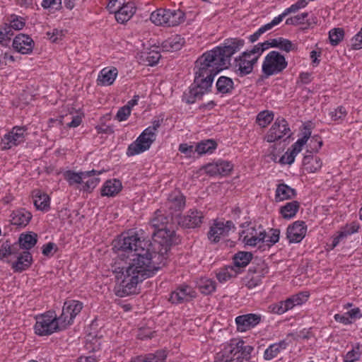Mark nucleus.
I'll return each instance as SVG.
<instances>
[{
    "instance_id": "obj_1",
    "label": "nucleus",
    "mask_w": 362,
    "mask_h": 362,
    "mask_svg": "<svg viewBox=\"0 0 362 362\" xmlns=\"http://www.w3.org/2000/svg\"><path fill=\"white\" fill-rule=\"evenodd\" d=\"M152 235L153 243L132 233L122 234L114 241V249L119 255L130 260L125 265L112 266L117 281L115 287L117 296L123 298L136 293L140 282L165 265L168 252L174 243L175 230L166 226L153 231Z\"/></svg>"
},
{
    "instance_id": "obj_2",
    "label": "nucleus",
    "mask_w": 362,
    "mask_h": 362,
    "mask_svg": "<svg viewBox=\"0 0 362 362\" xmlns=\"http://www.w3.org/2000/svg\"><path fill=\"white\" fill-rule=\"evenodd\" d=\"M244 40L238 38L227 40L223 47L204 53L195 62L194 86L185 93L182 100L192 104L211 90L214 77L230 64L231 57L243 45Z\"/></svg>"
},
{
    "instance_id": "obj_3",
    "label": "nucleus",
    "mask_w": 362,
    "mask_h": 362,
    "mask_svg": "<svg viewBox=\"0 0 362 362\" xmlns=\"http://www.w3.org/2000/svg\"><path fill=\"white\" fill-rule=\"evenodd\" d=\"M83 303L78 300H70L64 303L62 313L59 317L54 311H48L36 317L35 333L40 336L50 335L54 332L66 329L71 325L75 317L81 313Z\"/></svg>"
},
{
    "instance_id": "obj_4",
    "label": "nucleus",
    "mask_w": 362,
    "mask_h": 362,
    "mask_svg": "<svg viewBox=\"0 0 362 362\" xmlns=\"http://www.w3.org/2000/svg\"><path fill=\"white\" fill-rule=\"evenodd\" d=\"M252 351L253 347L245 345L243 340L231 341L230 344L216 354L214 362H250Z\"/></svg>"
},
{
    "instance_id": "obj_5",
    "label": "nucleus",
    "mask_w": 362,
    "mask_h": 362,
    "mask_svg": "<svg viewBox=\"0 0 362 362\" xmlns=\"http://www.w3.org/2000/svg\"><path fill=\"white\" fill-rule=\"evenodd\" d=\"M150 19L156 25L174 27L185 21V14L180 9L158 8L151 13Z\"/></svg>"
},
{
    "instance_id": "obj_6",
    "label": "nucleus",
    "mask_w": 362,
    "mask_h": 362,
    "mask_svg": "<svg viewBox=\"0 0 362 362\" xmlns=\"http://www.w3.org/2000/svg\"><path fill=\"white\" fill-rule=\"evenodd\" d=\"M288 65L285 57L276 51L270 52L262 64V72L267 76L277 74L284 70Z\"/></svg>"
},
{
    "instance_id": "obj_7",
    "label": "nucleus",
    "mask_w": 362,
    "mask_h": 362,
    "mask_svg": "<svg viewBox=\"0 0 362 362\" xmlns=\"http://www.w3.org/2000/svg\"><path fill=\"white\" fill-rule=\"evenodd\" d=\"M292 133L289 128L287 121L283 117H278L272 125L265 136V139L267 142L272 143L276 141L284 139L290 138Z\"/></svg>"
},
{
    "instance_id": "obj_8",
    "label": "nucleus",
    "mask_w": 362,
    "mask_h": 362,
    "mask_svg": "<svg viewBox=\"0 0 362 362\" xmlns=\"http://www.w3.org/2000/svg\"><path fill=\"white\" fill-rule=\"evenodd\" d=\"M155 140L156 134L151 129H145L136 140L129 146L127 156H132L148 150Z\"/></svg>"
},
{
    "instance_id": "obj_9",
    "label": "nucleus",
    "mask_w": 362,
    "mask_h": 362,
    "mask_svg": "<svg viewBox=\"0 0 362 362\" xmlns=\"http://www.w3.org/2000/svg\"><path fill=\"white\" fill-rule=\"evenodd\" d=\"M26 128L25 127L16 126L4 136L1 141V148L8 150L13 146L19 145L25 140Z\"/></svg>"
},
{
    "instance_id": "obj_10",
    "label": "nucleus",
    "mask_w": 362,
    "mask_h": 362,
    "mask_svg": "<svg viewBox=\"0 0 362 362\" xmlns=\"http://www.w3.org/2000/svg\"><path fill=\"white\" fill-rule=\"evenodd\" d=\"M309 295L307 292H301L293 295L286 300L280 301L273 305L272 311L276 314H283L296 305H299L307 301Z\"/></svg>"
},
{
    "instance_id": "obj_11",
    "label": "nucleus",
    "mask_w": 362,
    "mask_h": 362,
    "mask_svg": "<svg viewBox=\"0 0 362 362\" xmlns=\"http://www.w3.org/2000/svg\"><path fill=\"white\" fill-rule=\"evenodd\" d=\"M259 58L252 50L244 52L236 61V66L240 71V76H245L250 74L254 65L257 62Z\"/></svg>"
},
{
    "instance_id": "obj_12",
    "label": "nucleus",
    "mask_w": 362,
    "mask_h": 362,
    "mask_svg": "<svg viewBox=\"0 0 362 362\" xmlns=\"http://www.w3.org/2000/svg\"><path fill=\"white\" fill-rule=\"evenodd\" d=\"M232 228H235V226L231 221H227L226 223L216 221L211 226L208 238L212 242L218 243L221 238L228 236Z\"/></svg>"
},
{
    "instance_id": "obj_13",
    "label": "nucleus",
    "mask_w": 362,
    "mask_h": 362,
    "mask_svg": "<svg viewBox=\"0 0 362 362\" xmlns=\"http://www.w3.org/2000/svg\"><path fill=\"white\" fill-rule=\"evenodd\" d=\"M204 218L203 213L201 211L192 209L189 210L187 214L180 216L178 223L184 228H194L200 227Z\"/></svg>"
},
{
    "instance_id": "obj_14",
    "label": "nucleus",
    "mask_w": 362,
    "mask_h": 362,
    "mask_svg": "<svg viewBox=\"0 0 362 362\" xmlns=\"http://www.w3.org/2000/svg\"><path fill=\"white\" fill-rule=\"evenodd\" d=\"M197 296L195 291L189 286H181L173 291L169 298L172 303H183L188 302Z\"/></svg>"
},
{
    "instance_id": "obj_15",
    "label": "nucleus",
    "mask_w": 362,
    "mask_h": 362,
    "mask_svg": "<svg viewBox=\"0 0 362 362\" xmlns=\"http://www.w3.org/2000/svg\"><path fill=\"white\" fill-rule=\"evenodd\" d=\"M35 42L33 39L25 34H19L13 41V47L18 52L27 54L32 52Z\"/></svg>"
},
{
    "instance_id": "obj_16",
    "label": "nucleus",
    "mask_w": 362,
    "mask_h": 362,
    "mask_svg": "<svg viewBox=\"0 0 362 362\" xmlns=\"http://www.w3.org/2000/svg\"><path fill=\"white\" fill-rule=\"evenodd\" d=\"M306 230L305 222L297 221L287 228V238L290 243H299L305 237Z\"/></svg>"
},
{
    "instance_id": "obj_17",
    "label": "nucleus",
    "mask_w": 362,
    "mask_h": 362,
    "mask_svg": "<svg viewBox=\"0 0 362 362\" xmlns=\"http://www.w3.org/2000/svg\"><path fill=\"white\" fill-rule=\"evenodd\" d=\"M185 206V198L177 190L172 192L165 202V206L169 209L170 214L173 215L175 212L180 211Z\"/></svg>"
},
{
    "instance_id": "obj_18",
    "label": "nucleus",
    "mask_w": 362,
    "mask_h": 362,
    "mask_svg": "<svg viewBox=\"0 0 362 362\" xmlns=\"http://www.w3.org/2000/svg\"><path fill=\"white\" fill-rule=\"evenodd\" d=\"M261 321V316L257 314H247L238 316L235 318L238 330L245 332L251 327H255Z\"/></svg>"
},
{
    "instance_id": "obj_19",
    "label": "nucleus",
    "mask_w": 362,
    "mask_h": 362,
    "mask_svg": "<svg viewBox=\"0 0 362 362\" xmlns=\"http://www.w3.org/2000/svg\"><path fill=\"white\" fill-rule=\"evenodd\" d=\"M262 228L259 226L257 228L255 227L248 228L246 230H243L240 233V238L243 243L249 246H257L260 244L261 239L259 233H261Z\"/></svg>"
},
{
    "instance_id": "obj_20",
    "label": "nucleus",
    "mask_w": 362,
    "mask_h": 362,
    "mask_svg": "<svg viewBox=\"0 0 362 362\" xmlns=\"http://www.w3.org/2000/svg\"><path fill=\"white\" fill-rule=\"evenodd\" d=\"M280 230L279 229H271L269 233H266L263 229L261 233H259L260 238H262L260 244L258 245V249L264 250L265 247L269 248L279 240Z\"/></svg>"
},
{
    "instance_id": "obj_21",
    "label": "nucleus",
    "mask_w": 362,
    "mask_h": 362,
    "mask_svg": "<svg viewBox=\"0 0 362 362\" xmlns=\"http://www.w3.org/2000/svg\"><path fill=\"white\" fill-rule=\"evenodd\" d=\"M95 174L96 170H94L80 173H76L72 170H67L64 173V176L65 180L69 182V185H74L75 184L83 183V180Z\"/></svg>"
},
{
    "instance_id": "obj_22",
    "label": "nucleus",
    "mask_w": 362,
    "mask_h": 362,
    "mask_svg": "<svg viewBox=\"0 0 362 362\" xmlns=\"http://www.w3.org/2000/svg\"><path fill=\"white\" fill-rule=\"evenodd\" d=\"M33 203L37 209L48 211L50 204V198L40 189H35L32 192Z\"/></svg>"
},
{
    "instance_id": "obj_23",
    "label": "nucleus",
    "mask_w": 362,
    "mask_h": 362,
    "mask_svg": "<svg viewBox=\"0 0 362 362\" xmlns=\"http://www.w3.org/2000/svg\"><path fill=\"white\" fill-rule=\"evenodd\" d=\"M117 69L115 67L111 69L104 68L103 69L98 77L97 83L98 85L100 86H110L112 85L117 76Z\"/></svg>"
},
{
    "instance_id": "obj_24",
    "label": "nucleus",
    "mask_w": 362,
    "mask_h": 362,
    "mask_svg": "<svg viewBox=\"0 0 362 362\" xmlns=\"http://www.w3.org/2000/svg\"><path fill=\"white\" fill-rule=\"evenodd\" d=\"M296 194L297 193L295 189L291 188L284 183L279 184L275 192V201L279 202L291 199L296 197Z\"/></svg>"
},
{
    "instance_id": "obj_25",
    "label": "nucleus",
    "mask_w": 362,
    "mask_h": 362,
    "mask_svg": "<svg viewBox=\"0 0 362 362\" xmlns=\"http://www.w3.org/2000/svg\"><path fill=\"white\" fill-rule=\"evenodd\" d=\"M32 255L28 251H23L17 257V260L12 263V269L15 272H21L27 269L31 264Z\"/></svg>"
},
{
    "instance_id": "obj_26",
    "label": "nucleus",
    "mask_w": 362,
    "mask_h": 362,
    "mask_svg": "<svg viewBox=\"0 0 362 362\" xmlns=\"http://www.w3.org/2000/svg\"><path fill=\"white\" fill-rule=\"evenodd\" d=\"M32 218V214L25 209H21L13 211L11 214V223L13 225L25 227Z\"/></svg>"
},
{
    "instance_id": "obj_27",
    "label": "nucleus",
    "mask_w": 362,
    "mask_h": 362,
    "mask_svg": "<svg viewBox=\"0 0 362 362\" xmlns=\"http://www.w3.org/2000/svg\"><path fill=\"white\" fill-rule=\"evenodd\" d=\"M135 6L132 2H127L115 13V18L118 23H124L128 21L135 13Z\"/></svg>"
},
{
    "instance_id": "obj_28",
    "label": "nucleus",
    "mask_w": 362,
    "mask_h": 362,
    "mask_svg": "<svg viewBox=\"0 0 362 362\" xmlns=\"http://www.w3.org/2000/svg\"><path fill=\"white\" fill-rule=\"evenodd\" d=\"M322 165L321 159L312 154L305 156L303 159V168L308 173H315L319 170Z\"/></svg>"
},
{
    "instance_id": "obj_29",
    "label": "nucleus",
    "mask_w": 362,
    "mask_h": 362,
    "mask_svg": "<svg viewBox=\"0 0 362 362\" xmlns=\"http://www.w3.org/2000/svg\"><path fill=\"white\" fill-rule=\"evenodd\" d=\"M122 189V183L119 180L114 179L107 180L101 189V195L114 197Z\"/></svg>"
},
{
    "instance_id": "obj_30",
    "label": "nucleus",
    "mask_w": 362,
    "mask_h": 362,
    "mask_svg": "<svg viewBox=\"0 0 362 362\" xmlns=\"http://www.w3.org/2000/svg\"><path fill=\"white\" fill-rule=\"evenodd\" d=\"M288 343L285 340H281L278 343L271 344L264 353V358L266 361H270L276 357L281 353L282 350L286 349Z\"/></svg>"
},
{
    "instance_id": "obj_31",
    "label": "nucleus",
    "mask_w": 362,
    "mask_h": 362,
    "mask_svg": "<svg viewBox=\"0 0 362 362\" xmlns=\"http://www.w3.org/2000/svg\"><path fill=\"white\" fill-rule=\"evenodd\" d=\"M184 39L180 35H173L162 43V48L165 52H175L181 49Z\"/></svg>"
},
{
    "instance_id": "obj_32",
    "label": "nucleus",
    "mask_w": 362,
    "mask_h": 362,
    "mask_svg": "<svg viewBox=\"0 0 362 362\" xmlns=\"http://www.w3.org/2000/svg\"><path fill=\"white\" fill-rule=\"evenodd\" d=\"M168 217L163 214L160 210H157L153 217L151 219L150 226L153 228V231H158L168 225Z\"/></svg>"
},
{
    "instance_id": "obj_33",
    "label": "nucleus",
    "mask_w": 362,
    "mask_h": 362,
    "mask_svg": "<svg viewBox=\"0 0 362 362\" xmlns=\"http://www.w3.org/2000/svg\"><path fill=\"white\" fill-rule=\"evenodd\" d=\"M300 208V204L297 201H292L286 203L280 208L279 212L284 218L290 219L293 218Z\"/></svg>"
},
{
    "instance_id": "obj_34",
    "label": "nucleus",
    "mask_w": 362,
    "mask_h": 362,
    "mask_svg": "<svg viewBox=\"0 0 362 362\" xmlns=\"http://www.w3.org/2000/svg\"><path fill=\"white\" fill-rule=\"evenodd\" d=\"M18 250V245H12L9 240H0V259L16 254Z\"/></svg>"
},
{
    "instance_id": "obj_35",
    "label": "nucleus",
    "mask_w": 362,
    "mask_h": 362,
    "mask_svg": "<svg viewBox=\"0 0 362 362\" xmlns=\"http://www.w3.org/2000/svg\"><path fill=\"white\" fill-rule=\"evenodd\" d=\"M37 243V235L35 233L21 234L18 243L19 249L30 250Z\"/></svg>"
},
{
    "instance_id": "obj_36",
    "label": "nucleus",
    "mask_w": 362,
    "mask_h": 362,
    "mask_svg": "<svg viewBox=\"0 0 362 362\" xmlns=\"http://www.w3.org/2000/svg\"><path fill=\"white\" fill-rule=\"evenodd\" d=\"M217 91L222 94L230 93L234 88L233 81L226 76H221L216 82Z\"/></svg>"
},
{
    "instance_id": "obj_37",
    "label": "nucleus",
    "mask_w": 362,
    "mask_h": 362,
    "mask_svg": "<svg viewBox=\"0 0 362 362\" xmlns=\"http://www.w3.org/2000/svg\"><path fill=\"white\" fill-rule=\"evenodd\" d=\"M197 286L201 293L209 295L216 289V282L210 279L202 278L197 283Z\"/></svg>"
},
{
    "instance_id": "obj_38",
    "label": "nucleus",
    "mask_w": 362,
    "mask_h": 362,
    "mask_svg": "<svg viewBox=\"0 0 362 362\" xmlns=\"http://www.w3.org/2000/svg\"><path fill=\"white\" fill-rule=\"evenodd\" d=\"M252 259V254L250 252H238L234 255L233 263L237 267H245Z\"/></svg>"
},
{
    "instance_id": "obj_39",
    "label": "nucleus",
    "mask_w": 362,
    "mask_h": 362,
    "mask_svg": "<svg viewBox=\"0 0 362 362\" xmlns=\"http://www.w3.org/2000/svg\"><path fill=\"white\" fill-rule=\"evenodd\" d=\"M303 1V0H298L296 4L291 5L289 8L285 9L281 14H280L277 17H275L274 20L276 23V24L279 25L283 21V19L288 14L291 13H296L299 9L305 7L306 5Z\"/></svg>"
},
{
    "instance_id": "obj_40",
    "label": "nucleus",
    "mask_w": 362,
    "mask_h": 362,
    "mask_svg": "<svg viewBox=\"0 0 362 362\" xmlns=\"http://www.w3.org/2000/svg\"><path fill=\"white\" fill-rule=\"evenodd\" d=\"M217 144L216 141L211 139L202 141L199 143L195 148V151L200 155L212 153L214 150L216 148Z\"/></svg>"
},
{
    "instance_id": "obj_41",
    "label": "nucleus",
    "mask_w": 362,
    "mask_h": 362,
    "mask_svg": "<svg viewBox=\"0 0 362 362\" xmlns=\"http://www.w3.org/2000/svg\"><path fill=\"white\" fill-rule=\"evenodd\" d=\"M248 272L262 280V278H264L269 273V267L264 261H259L255 266L250 267Z\"/></svg>"
},
{
    "instance_id": "obj_42",
    "label": "nucleus",
    "mask_w": 362,
    "mask_h": 362,
    "mask_svg": "<svg viewBox=\"0 0 362 362\" xmlns=\"http://www.w3.org/2000/svg\"><path fill=\"white\" fill-rule=\"evenodd\" d=\"M13 35V31L11 29V27H8L7 23L0 26V44L3 46L8 45Z\"/></svg>"
},
{
    "instance_id": "obj_43",
    "label": "nucleus",
    "mask_w": 362,
    "mask_h": 362,
    "mask_svg": "<svg viewBox=\"0 0 362 362\" xmlns=\"http://www.w3.org/2000/svg\"><path fill=\"white\" fill-rule=\"evenodd\" d=\"M165 358L166 355L163 352H156L139 357L137 362H164Z\"/></svg>"
},
{
    "instance_id": "obj_44",
    "label": "nucleus",
    "mask_w": 362,
    "mask_h": 362,
    "mask_svg": "<svg viewBox=\"0 0 362 362\" xmlns=\"http://www.w3.org/2000/svg\"><path fill=\"white\" fill-rule=\"evenodd\" d=\"M274 119V114L272 112L264 110L260 112L257 116L256 122L262 127H267Z\"/></svg>"
},
{
    "instance_id": "obj_45",
    "label": "nucleus",
    "mask_w": 362,
    "mask_h": 362,
    "mask_svg": "<svg viewBox=\"0 0 362 362\" xmlns=\"http://www.w3.org/2000/svg\"><path fill=\"white\" fill-rule=\"evenodd\" d=\"M344 37V30L343 28H333L329 32L330 43L334 46L337 45L343 40Z\"/></svg>"
},
{
    "instance_id": "obj_46",
    "label": "nucleus",
    "mask_w": 362,
    "mask_h": 362,
    "mask_svg": "<svg viewBox=\"0 0 362 362\" xmlns=\"http://www.w3.org/2000/svg\"><path fill=\"white\" fill-rule=\"evenodd\" d=\"M276 25H277V24L273 19L270 23L264 25L259 28L254 34L251 35L249 37L250 41L251 42H256L262 34L271 30Z\"/></svg>"
},
{
    "instance_id": "obj_47",
    "label": "nucleus",
    "mask_w": 362,
    "mask_h": 362,
    "mask_svg": "<svg viewBox=\"0 0 362 362\" xmlns=\"http://www.w3.org/2000/svg\"><path fill=\"white\" fill-rule=\"evenodd\" d=\"M311 132L309 129H305L303 132V136L301 139H299L293 145H292V148L291 151L297 155L299 152L301 151L302 147L306 144L308 139L310 138Z\"/></svg>"
},
{
    "instance_id": "obj_48",
    "label": "nucleus",
    "mask_w": 362,
    "mask_h": 362,
    "mask_svg": "<svg viewBox=\"0 0 362 362\" xmlns=\"http://www.w3.org/2000/svg\"><path fill=\"white\" fill-rule=\"evenodd\" d=\"M100 174V172L96 171L95 175H93L91 177L83 180V189L86 192H91L100 182V178L95 177V175Z\"/></svg>"
},
{
    "instance_id": "obj_49",
    "label": "nucleus",
    "mask_w": 362,
    "mask_h": 362,
    "mask_svg": "<svg viewBox=\"0 0 362 362\" xmlns=\"http://www.w3.org/2000/svg\"><path fill=\"white\" fill-rule=\"evenodd\" d=\"M361 355L360 345L356 344L351 351H348L344 356V362H355L358 361Z\"/></svg>"
},
{
    "instance_id": "obj_50",
    "label": "nucleus",
    "mask_w": 362,
    "mask_h": 362,
    "mask_svg": "<svg viewBox=\"0 0 362 362\" xmlns=\"http://www.w3.org/2000/svg\"><path fill=\"white\" fill-rule=\"evenodd\" d=\"M218 168V175H228L232 170L233 165L229 161L220 160L217 162Z\"/></svg>"
},
{
    "instance_id": "obj_51",
    "label": "nucleus",
    "mask_w": 362,
    "mask_h": 362,
    "mask_svg": "<svg viewBox=\"0 0 362 362\" xmlns=\"http://www.w3.org/2000/svg\"><path fill=\"white\" fill-rule=\"evenodd\" d=\"M359 228V224L357 222L354 221L349 224H346L340 231L342 233L344 236L346 238L347 236L358 232Z\"/></svg>"
},
{
    "instance_id": "obj_52",
    "label": "nucleus",
    "mask_w": 362,
    "mask_h": 362,
    "mask_svg": "<svg viewBox=\"0 0 362 362\" xmlns=\"http://www.w3.org/2000/svg\"><path fill=\"white\" fill-rule=\"evenodd\" d=\"M279 40L280 41L279 48L281 50L289 52L291 51L297 49L296 45L293 44L292 42L289 40L283 37H279Z\"/></svg>"
},
{
    "instance_id": "obj_53",
    "label": "nucleus",
    "mask_w": 362,
    "mask_h": 362,
    "mask_svg": "<svg viewBox=\"0 0 362 362\" xmlns=\"http://www.w3.org/2000/svg\"><path fill=\"white\" fill-rule=\"evenodd\" d=\"M127 3L126 0H109L107 5V8L110 13L115 14Z\"/></svg>"
},
{
    "instance_id": "obj_54",
    "label": "nucleus",
    "mask_w": 362,
    "mask_h": 362,
    "mask_svg": "<svg viewBox=\"0 0 362 362\" xmlns=\"http://www.w3.org/2000/svg\"><path fill=\"white\" fill-rule=\"evenodd\" d=\"M347 115L346 110L342 106H339L329 112V116L334 121L343 119Z\"/></svg>"
},
{
    "instance_id": "obj_55",
    "label": "nucleus",
    "mask_w": 362,
    "mask_h": 362,
    "mask_svg": "<svg viewBox=\"0 0 362 362\" xmlns=\"http://www.w3.org/2000/svg\"><path fill=\"white\" fill-rule=\"evenodd\" d=\"M309 147L313 152H317L322 146V140L318 135L312 136L310 139Z\"/></svg>"
},
{
    "instance_id": "obj_56",
    "label": "nucleus",
    "mask_w": 362,
    "mask_h": 362,
    "mask_svg": "<svg viewBox=\"0 0 362 362\" xmlns=\"http://www.w3.org/2000/svg\"><path fill=\"white\" fill-rule=\"evenodd\" d=\"M160 57L161 55L158 52L153 50L147 53L146 61L148 65L153 66L158 62Z\"/></svg>"
},
{
    "instance_id": "obj_57",
    "label": "nucleus",
    "mask_w": 362,
    "mask_h": 362,
    "mask_svg": "<svg viewBox=\"0 0 362 362\" xmlns=\"http://www.w3.org/2000/svg\"><path fill=\"white\" fill-rule=\"evenodd\" d=\"M270 47L268 41H265L262 43H259L253 47V48L251 49L253 52V54H255L256 56L259 58L262 52L269 49Z\"/></svg>"
},
{
    "instance_id": "obj_58",
    "label": "nucleus",
    "mask_w": 362,
    "mask_h": 362,
    "mask_svg": "<svg viewBox=\"0 0 362 362\" xmlns=\"http://www.w3.org/2000/svg\"><path fill=\"white\" fill-rule=\"evenodd\" d=\"M296 154L293 153L290 148L287 150V151L281 157L280 163L281 164H288L291 165L293 163Z\"/></svg>"
},
{
    "instance_id": "obj_59",
    "label": "nucleus",
    "mask_w": 362,
    "mask_h": 362,
    "mask_svg": "<svg viewBox=\"0 0 362 362\" xmlns=\"http://www.w3.org/2000/svg\"><path fill=\"white\" fill-rule=\"evenodd\" d=\"M131 114V109H129V106L124 105V107L119 109L116 118L119 121H124L127 119V117Z\"/></svg>"
},
{
    "instance_id": "obj_60",
    "label": "nucleus",
    "mask_w": 362,
    "mask_h": 362,
    "mask_svg": "<svg viewBox=\"0 0 362 362\" xmlns=\"http://www.w3.org/2000/svg\"><path fill=\"white\" fill-rule=\"evenodd\" d=\"M8 27H11V29L15 30H20L23 28L25 26V23L22 21V19L18 18V17H13L10 23L8 24Z\"/></svg>"
},
{
    "instance_id": "obj_61",
    "label": "nucleus",
    "mask_w": 362,
    "mask_h": 362,
    "mask_svg": "<svg viewBox=\"0 0 362 362\" xmlns=\"http://www.w3.org/2000/svg\"><path fill=\"white\" fill-rule=\"evenodd\" d=\"M205 173L210 176L218 175V168L217 162L208 163L203 167Z\"/></svg>"
},
{
    "instance_id": "obj_62",
    "label": "nucleus",
    "mask_w": 362,
    "mask_h": 362,
    "mask_svg": "<svg viewBox=\"0 0 362 362\" xmlns=\"http://www.w3.org/2000/svg\"><path fill=\"white\" fill-rule=\"evenodd\" d=\"M153 333L154 332L149 329H140L137 334V337L142 340L146 339H151L153 337Z\"/></svg>"
},
{
    "instance_id": "obj_63",
    "label": "nucleus",
    "mask_w": 362,
    "mask_h": 362,
    "mask_svg": "<svg viewBox=\"0 0 362 362\" xmlns=\"http://www.w3.org/2000/svg\"><path fill=\"white\" fill-rule=\"evenodd\" d=\"M334 319L336 321L341 322L344 325H349L352 323V320L349 319V317L346 313L343 315L336 314L334 315Z\"/></svg>"
},
{
    "instance_id": "obj_64",
    "label": "nucleus",
    "mask_w": 362,
    "mask_h": 362,
    "mask_svg": "<svg viewBox=\"0 0 362 362\" xmlns=\"http://www.w3.org/2000/svg\"><path fill=\"white\" fill-rule=\"evenodd\" d=\"M347 315L349 317V319L353 320H355L357 318H360L362 315L361 314V310L358 308H356L354 309H351V310L346 313Z\"/></svg>"
}]
</instances>
